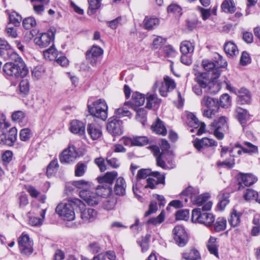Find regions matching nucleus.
I'll use <instances>...</instances> for the list:
<instances>
[{
    "mask_svg": "<svg viewBox=\"0 0 260 260\" xmlns=\"http://www.w3.org/2000/svg\"><path fill=\"white\" fill-rule=\"evenodd\" d=\"M8 58L14 62H9L3 67V71L8 76L14 79L24 77L28 73V70L22 58L15 52H11Z\"/></svg>",
    "mask_w": 260,
    "mask_h": 260,
    "instance_id": "obj_1",
    "label": "nucleus"
},
{
    "mask_svg": "<svg viewBox=\"0 0 260 260\" xmlns=\"http://www.w3.org/2000/svg\"><path fill=\"white\" fill-rule=\"evenodd\" d=\"M200 192L198 188L188 186L181 192V196L189 198L191 202L198 206H203L201 209L210 210L212 206V203L208 201L210 198L209 193H206L199 195Z\"/></svg>",
    "mask_w": 260,
    "mask_h": 260,
    "instance_id": "obj_2",
    "label": "nucleus"
},
{
    "mask_svg": "<svg viewBox=\"0 0 260 260\" xmlns=\"http://www.w3.org/2000/svg\"><path fill=\"white\" fill-rule=\"evenodd\" d=\"M84 203L79 199L74 198L67 202L59 204L56 208V212L64 220L71 221L75 219L74 208H83Z\"/></svg>",
    "mask_w": 260,
    "mask_h": 260,
    "instance_id": "obj_3",
    "label": "nucleus"
},
{
    "mask_svg": "<svg viewBox=\"0 0 260 260\" xmlns=\"http://www.w3.org/2000/svg\"><path fill=\"white\" fill-rule=\"evenodd\" d=\"M90 114L102 120H105L108 117V106L104 100L99 99L88 105Z\"/></svg>",
    "mask_w": 260,
    "mask_h": 260,
    "instance_id": "obj_4",
    "label": "nucleus"
},
{
    "mask_svg": "<svg viewBox=\"0 0 260 260\" xmlns=\"http://www.w3.org/2000/svg\"><path fill=\"white\" fill-rule=\"evenodd\" d=\"M201 208L194 209L192 211L191 220L193 222L203 224L207 226H211L215 220L213 215Z\"/></svg>",
    "mask_w": 260,
    "mask_h": 260,
    "instance_id": "obj_5",
    "label": "nucleus"
},
{
    "mask_svg": "<svg viewBox=\"0 0 260 260\" xmlns=\"http://www.w3.org/2000/svg\"><path fill=\"white\" fill-rule=\"evenodd\" d=\"M107 129L113 136H119L123 134L122 122L119 119L111 117L109 119Z\"/></svg>",
    "mask_w": 260,
    "mask_h": 260,
    "instance_id": "obj_6",
    "label": "nucleus"
},
{
    "mask_svg": "<svg viewBox=\"0 0 260 260\" xmlns=\"http://www.w3.org/2000/svg\"><path fill=\"white\" fill-rule=\"evenodd\" d=\"M229 89L234 92L237 95V101L240 105L249 104L251 100L250 92L246 88H241L236 90L235 88L227 85Z\"/></svg>",
    "mask_w": 260,
    "mask_h": 260,
    "instance_id": "obj_7",
    "label": "nucleus"
},
{
    "mask_svg": "<svg viewBox=\"0 0 260 260\" xmlns=\"http://www.w3.org/2000/svg\"><path fill=\"white\" fill-rule=\"evenodd\" d=\"M243 146L237 143L235 144L234 146L230 150V153L231 157L229 159H226L222 162H217L218 166L225 165L229 168H232L235 165L234 157L237 155H241L243 151Z\"/></svg>",
    "mask_w": 260,
    "mask_h": 260,
    "instance_id": "obj_8",
    "label": "nucleus"
},
{
    "mask_svg": "<svg viewBox=\"0 0 260 260\" xmlns=\"http://www.w3.org/2000/svg\"><path fill=\"white\" fill-rule=\"evenodd\" d=\"M174 239L179 247H184L188 241V236L182 226L177 225L173 231Z\"/></svg>",
    "mask_w": 260,
    "mask_h": 260,
    "instance_id": "obj_9",
    "label": "nucleus"
},
{
    "mask_svg": "<svg viewBox=\"0 0 260 260\" xmlns=\"http://www.w3.org/2000/svg\"><path fill=\"white\" fill-rule=\"evenodd\" d=\"M18 244L22 254L29 255L32 253L33 243L27 235L22 234L19 238Z\"/></svg>",
    "mask_w": 260,
    "mask_h": 260,
    "instance_id": "obj_10",
    "label": "nucleus"
},
{
    "mask_svg": "<svg viewBox=\"0 0 260 260\" xmlns=\"http://www.w3.org/2000/svg\"><path fill=\"white\" fill-rule=\"evenodd\" d=\"M77 156L78 153L75 147L70 144L68 147L62 152L59 158L61 163H70L74 161Z\"/></svg>",
    "mask_w": 260,
    "mask_h": 260,
    "instance_id": "obj_11",
    "label": "nucleus"
},
{
    "mask_svg": "<svg viewBox=\"0 0 260 260\" xmlns=\"http://www.w3.org/2000/svg\"><path fill=\"white\" fill-rule=\"evenodd\" d=\"M146 188L154 189L158 184H165V176L164 174H160L158 172H153V174L146 180Z\"/></svg>",
    "mask_w": 260,
    "mask_h": 260,
    "instance_id": "obj_12",
    "label": "nucleus"
},
{
    "mask_svg": "<svg viewBox=\"0 0 260 260\" xmlns=\"http://www.w3.org/2000/svg\"><path fill=\"white\" fill-rule=\"evenodd\" d=\"M104 50L98 46H93L86 52V58L92 65H95L100 57L103 54Z\"/></svg>",
    "mask_w": 260,
    "mask_h": 260,
    "instance_id": "obj_13",
    "label": "nucleus"
},
{
    "mask_svg": "<svg viewBox=\"0 0 260 260\" xmlns=\"http://www.w3.org/2000/svg\"><path fill=\"white\" fill-rule=\"evenodd\" d=\"M80 198L90 206L97 205L99 202V197L94 192L90 190H80Z\"/></svg>",
    "mask_w": 260,
    "mask_h": 260,
    "instance_id": "obj_14",
    "label": "nucleus"
},
{
    "mask_svg": "<svg viewBox=\"0 0 260 260\" xmlns=\"http://www.w3.org/2000/svg\"><path fill=\"white\" fill-rule=\"evenodd\" d=\"M129 109H134V105L131 102H125L124 105L120 108L116 109L115 110L114 114L117 119L122 118L124 117H131L132 114L129 111Z\"/></svg>",
    "mask_w": 260,
    "mask_h": 260,
    "instance_id": "obj_15",
    "label": "nucleus"
},
{
    "mask_svg": "<svg viewBox=\"0 0 260 260\" xmlns=\"http://www.w3.org/2000/svg\"><path fill=\"white\" fill-rule=\"evenodd\" d=\"M188 124L195 128H199L197 132L198 135H202L205 132V124L198 119L196 116L192 113H189L187 115Z\"/></svg>",
    "mask_w": 260,
    "mask_h": 260,
    "instance_id": "obj_16",
    "label": "nucleus"
},
{
    "mask_svg": "<svg viewBox=\"0 0 260 260\" xmlns=\"http://www.w3.org/2000/svg\"><path fill=\"white\" fill-rule=\"evenodd\" d=\"M193 143L194 147L198 151H202L204 148L217 145V143L216 141L207 137H204L201 139H196Z\"/></svg>",
    "mask_w": 260,
    "mask_h": 260,
    "instance_id": "obj_17",
    "label": "nucleus"
},
{
    "mask_svg": "<svg viewBox=\"0 0 260 260\" xmlns=\"http://www.w3.org/2000/svg\"><path fill=\"white\" fill-rule=\"evenodd\" d=\"M202 65L204 69L208 72L207 74L211 76V79H215L219 76V70L216 67L215 63L213 61L205 60L203 61Z\"/></svg>",
    "mask_w": 260,
    "mask_h": 260,
    "instance_id": "obj_18",
    "label": "nucleus"
},
{
    "mask_svg": "<svg viewBox=\"0 0 260 260\" xmlns=\"http://www.w3.org/2000/svg\"><path fill=\"white\" fill-rule=\"evenodd\" d=\"M78 208L80 211L81 218L84 222H91L96 218L97 213L94 209L90 208H86L84 204V207Z\"/></svg>",
    "mask_w": 260,
    "mask_h": 260,
    "instance_id": "obj_19",
    "label": "nucleus"
},
{
    "mask_svg": "<svg viewBox=\"0 0 260 260\" xmlns=\"http://www.w3.org/2000/svg\"><path fill=\"white\" fill-rule=\"evenodd\" d=\"M53 40V34L51 32L50 35L48 33H42L39 37H36L34 42L36 44L39 46L41 48H45L47 47Z\"/></svg>",
    "mask_w": 260,
    "mask_h": 260,
    "instance_id": "obj_20",
    "label": "nucleus"
},
{
    "mask_svg": "<svg viewBox=\"0 0 260 260\" xmlns=\"http://www.w3.org/2000/svg\"><path fill=\"white\" fill-rule=\"evenodd\" d=\"M70 129L73 134L83 135L85 131V123L78 120H73L70 123Z\"/></svg>",
    "mask_w": 260,
    "mask_h": 260,
    "instance_id": "obj_21",
    "label": "nucleus"
},
{
    "mask_svg": "<svg viewBox=\"0 0 260 260\" xmlns=\"http://www.w3.org/2000/svg\"><path fill=\"white\" fill-rule=\"evenodd\" d=\"M201 105L203 108L219 109V104L217 99L208 95H205L201 101Z\"/></svg>",
    "mask_w": 260,
    "mask_h": 260,
    "instance_id": "obj_22",
    "label": "nucleus"
},
{
    "mask_svg": "<svg viewBox=\"0 0 260 260\" xmlns=\"http://www.w3.org/2000/svg\"><path fill=\"white\" fill-rule=\"evenodd\" d=\"M239 180L240 188L243 185L246 186L252 185L257 181V178L251 174L240 173Z\"/></svg>",
    "mask_w": 260,
    "mask_h": 260,
    "instance_id": "obj_23",
    "label": "nucleus"
},
{
    "mask_svg": "<svg viewBox=\"0 0 260 260\" xmlns=\"http://www.w3.org/2000/svg\"><path fill=\"white\" fill-rule=\"evenodd\" d=\"M87 131L91 138L93 140H98L101 137L102 135L101 127L96 123L88 124Z\"/></svg>",
    "mask_w": 260,
    "mask_h": 260,
    "instance_id": "obj_24",
    "label": "nucleus"
},
{
    "mask_svg": "<svg viewBox=\"0 0 260 260\" xmlns=\"http://www.w3.org/2000/svg\"><path fill=\"white\" fill-rule=\"evenodd\" d=\"M143 27L144 29L150 30L157 27L159 24V18L152 16H146L143 20Z\"/></svg>",
    "mask_w": 260,
    "mask_h": 260,
    "instance_id": "obj_25",
    "label": "nucleus"
},
{
    "mask_svg": "<svg viewBox=\"0 0 260 260\" xmlns=\"http://www.w3.org/2000/svg\"><path fill=\"white\" fill-rule=\"evenodd\" d=\"M235 112L237 114V118L242 125V127L245 126L247 121L250 118V115L247 110L241 107H237L235 109Z\"/></svg>",
    "mask_w": 260,
    "mask_h": 260,
    "instance_id": "obj_26",
    "label": "nucleus"
},
{
    "mask_svg": "<svg viewBox=\"0 0 260 260\" xmlns=\"http://www.w3.org/2000/svg\"><path fill=\"white\" fill-rule=\"evenodd\" d=\"M126 187V183L124 178L122 177L117 178L114 187L115 194L119 196H124L125 194Z\"/></svg>",
    "mask_w": 260,
    "mask_h": 260,
    "instance_id": "obj_27",
    "label": "nucleus"
},
{
    "mask_svg": "<svg viewBox=\"0 0 260 260\" xmlns=\"http://www.w3.org/2000/svg\"><path fill=\"white\" fill-rule=\"evenodd\" d=\"M118 174L116 171H113L107 172L104 176L98 178L99 182L100 184L106 183V184L110 186L112 184L114 179L117 176Z\"/></svg>",
    "mask_w": 260,
    "mask_h": 260,
    "instance_id": "obj_28",
    "label": "nucleus"
},
{
    "mask_svg": "<svg viewBox=\"0 0 260 260\" xmlns=\"http://www.w3.org/2000/svg\"><path fill=\"white\" fill-rule=\"evenodd\" d=\"M11 52H13L11 49V47L8 42L5 40L0 39V56L7 59L11 55Z\"/></svg>",
    "mask_w": 260,
    "mask_h": 260,
    "instance_id": "obj_29",
    "label": "nucleus"
},
{
    "mask_svg": "<svg viewBox=\"0 0 260 260\" xmlns=\"http://www.w3.org/2000/svg\"><path fill=\"white\" fill-rule=\"evenodd\" d=\"M151 129L157 134L165 136L167 134V129L163 122L157 118L156 121L151 125Z\"/></svg>",
    "mask_w": 260,
    "mask_h": 260,
    "instance_id": "obj_30",
    "label": "nucleus"
},
{
    "mask_svg": "<svg viewBox=\"0 0 260 260\" xmlns=\"http://www.w3.org/2000/svg\"><path fill=\"white\" fill-rule=\"evenodd\" d=\"M182 256L185 260H198L201 258L199 251L194 248H191L189 250L185 251Z\"/></svg>",
    "mask_w": 260,
    "mask_h": 260,
    "instance_id": "obj_31",
    "label": "nucleus"
},
{
    "mask_svg": "<svg viewBox=\"0 0 260 260\" xmlns=\"http://www.w3.org/2000/svg\"><path fill=\"white\" fill-rule=\"evenodd\" d=\"M206 247L209 252L218 257V245L217 244L216 239L213 237H210L208 240Z\"/></svg>",
    "mask_w": 260,
    "mask_h": 260,
    "instance_id": "obj_32",
    "label": "nucleus"
},
{
    "mask_svg": "<svg viewBox=\"0 0 260 260\" xmlns=\"http://www.w3.org/2000/svg\"><path fill=\"white\" fill-rule=\"evenodd\" d=\"M111 187L109 185L101 184L96 187L97 195L99 197L100 196L106 198L109 196L111 193Z\"/></svg>",
    "mask_w": 260,
    "mask_h": 260,
    "instance_id": "obj_33",
    "label": "nucleus"
},
{
    "mask_svg": "<svg viewBox=\"0 0 260 260\" xmlns=\"http://www.w3.org/2000/svg\"><path fill=\"white\" fill-rule=\"evenodd\" d=\"M230 193L224 191H221L218 195V199L219 200L218 206L221 210H223L229 203V198H230Z\"/></svg>",
    "mask_w": 260,
    "mask_h": 260,
    "instance_id": "obj_34",
    "label": "nucleus"
},
{
    "mask_svg": "<svg viewBox=\"0 0 260 260\" xmlns=\"http://www.w3.org/2000/svg\"><path fill=\"white\" fill-rule=\"evenodd\" d=\"M241 215L242 214L240 212L237 211L235 209H233L231 212V217L229 219L230 224L233 227L238 226L240 223Z\"/></svg>",
    "mask_w": 260,
    "mask_h": 260,
    "instance_id": "obj_35",
    "label": "nucleus"
},
{
    "mask_svg": "<svg viewBox=\"0 0 260 260\" xmlns=\"http://www.w3.org/2000/svg\"><path fill=\"white\" fill-rule=\"evenodd\" d=\"M180 49L182 54H192L194 51V45L189 41H184L181 43Z\"/></svg>",
    "mask_w": 260,
    "mask_h": 260,
    "instance_id": "obj_36",
    "label": "nucleus"
},
{
    "mask_svg": "<svg viewBox=\"0 0 260 260\" xmlns=\"http://www.w3.org/2000/svg\"><path fill=\"white\" fill-rule=\"evenodd\" d=\"M224 49L226 53L230 56H235L239 53L237 46L231 41L225 43Z\"/></svg>",
    "mask_w": 260,
    "mask_h": 260,
    "instance_id": "obj_37",
    "label": "nucleus"
},
{
    "mask_svg": "<svg viewBox=\"0 0 260 260\" xmlns=\"http://www.w3.org/2000/svg\"><path fill=\"white\" fill-rule=\"evenodd\" d=\"M17 131L15 127L11 128L6 137L5 143L10 146H11L16 141L17 139Z\"/></svg>",
    "mask_w": 260,
    "mask_h": 260,
    "instance_id": "obj_38",
    "label": "nucleus"
},
{
    "mask_svg": "<svg viewBox=\"0 0 260 260\" xmlns=\"http://www.w3.org/2000/svg\"><path fill=\"white\" fill-rule=\"evenodd\" d=\"M210 75L207 73L200 74L197 77V82L199 85L202 88H206L210 82Z\"/></svg>",
    "mask_w": 260,
    "mask_h": 260,
    "instance_id": "obj_39",
    "label": "nucleus"
},
{
    "mask_svg": "<svg viewBox=\"0 0 260 260\" xmlns=\"http://www.w3.org/2000/svg\"><path fill=\"white\" fill-rule=\"evenodd\" d=\"M221 9L225 13H232L235 11V6L233 0L224 1L221 6Z\"/></svg>",
    "mask_w": 260,
    "mask_h": 260,
    "instance_id": "obj_40",
    "label": "nucleus"
},
{
    "mask_svg": "<svg viewBox=\"0 0 260 260\" xmlns=\"http://www.w3.org/2000/svg\"><path fill=\"white\" fill-rule=\"evenodd\" d=\"M43 55L46 59L52 60L56 58L57 52L56 49L54 47V45H52L49 49L43 52Z\"/></svg>",
    "mask_w": 260,
    "mask_h": 260,
    "instance_id": "obj_41",
    "label": "nucleus"
},
{
    "mask_svg": "<svg viewBox=\"0 0 260 260\" xmlns=\"http://www.w3.org/2000/svg\"><path fill=\"white\" fill-rule=\"evenodd\" d=\"M146 99V107L149 109L158 105L160 102V100L154 94H148Z\"/></svg>",
    "mask_w": 260,
    "mask_h": 260,
    "instance_id": "obj_42",
    "label": "nucleus"
},
{
    "mask_svg": "<svg viewBox=\"0 0 260 260\" xmlns=\"http://www.w3.org/2000/svg\"><path fill=\"white\" fill-rule=\"evenodd\" d=\"M46 209H43L40 212L41 218H37L36 217H30L29 218V224L33 226H38L41 225L45 218Z\"/></svg>",
    "mask_w": 260,
    "mask_h": 260,
    "instance_id": "obj_43",
    "label": "nucleus"
},
{
    "mask_svg": "<svg viewBox=\"0 0 260 260\" xmlns=\"http://www.w3.org/2000/svg\"><path fill=\"white\" fill-rule=\"evenodd\" d=\"M243 151L246 153L256 154L258 153V147L248 142H244Z\"/></svg>",
    "mask_w": 260,
    "mask_h": 260,
    "instance_id": "obj_44",
    "label": "nucleus"
},
{
    "mask_svg": "<svg viewBox=\"0 0 260 260\" xmlns=\"http://www.w3.org/2000/svg\"><path fill=\"white\" fill-rule=\"evenodd\" d=\"M132 99L134 104L136 106H140L143 105L145 102L144 95L138 92L133 93L132 95Z\"/></svg>",
    "mask_w": 260,
    "mask_h": 260,
    "instance_id": "obj_45",
    "label": "nucleus"
},
{
    "mask_svg": "<svg viewBox=\"0 0 260 260\" xmlns=\"http://www.w3.org/2000/svg\"><path fill=\"white\" fill-rule=\"evenodd\" d=\"M244 197L245 199L247 201L255 200L258 203L259 200L258 193L256 191L250 189H247Z\"/></svg>",
    "mask_w": 260,
    "mask_h": 260,
    "instance_id": "obj_46",
    "label": "nucleus"
},
{
    "mask_svg": "<svg viewBox=\"0 0 260 260\" xmlns=\"http://www.w3.org/2000/svg\"><path fill=\"white\" fill-rule=\"evenodd\" d=\"M134 110L137 112V119L144 124L146 120V110L143 108L137 109L136 108L135 106H134Z\"/></svg>",
    "mask_w": 260,
    "mask_h": 260,
    "instance_id": "obj_47",
    "label": "nucleus"
},
{
    "mask_svg": "<svg viewBox=\"0 0 260 260\" xmlns=\"http://www.w3.org/2000/svg\"><path fill=\"white\" fill-rule=\"evenodd\" d=\"M72 184L81 190H88L87 189L90 186L89 182L83 180L73 181Z\"/></svg>",
    "mask_w": 260,
    "mask_h": 260,
    "instance_id": "obj_48",
    "label": "nucleus"
},
{
    "mask_svg": "<svg viewBox=\"0 0 260 260\" xmlns=\"http://www.w3.org/2000/svg\"><path fill=\"white\" fill-rule=\"evenodd\" d=\"M168 12L172 13L176 17H180L182 14L181 8L177 4H171L168 8Z\"/></svg>",
    "mask_w": 260,
    "mask_h": 260,
    "instance_id": "obj_49",
    "label": "nucleus"
},
{
    "mask_svg": "<svg viewBox=\"0 0 260 260\" xmlns=\"http://www.w3.org/2000/svg\"><path fill=\"white\" fill-rule=\"evenodd\" d=\"M226 220L222 217H219L214 224V229L216 232L223 231L226 228Z\"/></svg>",
    "mask_w": 260,
    "mask_h": 260,
    "instance_id": "obj_50",
    "label": "nucleus"
},
{
    "mask_svg": "<svg viewBox=\"0 0 260 260\" xmlns=\"http://www.w3.org/2000/svg\"><path fill=\"white\" fill-rule=\"evenodd\" d=\"M9 20L11 23L17 26L20 25L22 17L16 12H12L9 15Z\"/></svg>",
    "mask_w": 260,
    "mask_h": 260,
    "instance_id": "obj_51",
    "label": "nucleus"
},
{
    "mask_svg": "<svg viewBox=\"0 0 260 260\" xmlns=\"http://www.w3.org/2000/svg\"><path fill=\"white\" fill-rule=\"evenodd\" d=\"M58 167V164L56 159L52 160L48 166L46 174L48 176H51Z\"/></svg>",
    "mask_w": 260,
    "mask_h": 260,
    "instance_id": "obj_52",
    "label": "nucleus"
},
{
    "mask_svg": "<svg viewBox=\"0 0 260 260\" xmlns=\"http://www.w3.org/2000/svg\"><path fill=\"white\" fill-rule=\"evenodd\" d=\"M89 4L88 13L92 14L95 10L99 9L102 0H88Z\"/></svg>",
    "mask_w": 260,
    "mask_h": 260,
    "instance_id": "obj_53",
    "label": "nucleus"
},
{
    "mask_svg": "<svg viewBox=\"0 0 260 260\" xmlns=\"http://www.w3.org/2000/svg\"><path fill=\"white\" fill-rule=\"evenodd\" d=\"M25 113L22 111H17L14 112L12 115V120L17 123H20L22 122L25 117Z\"/></svg>",
    "mask_w": 260,
    "mask_h": 260,
    "instance_id": "obj_54",
    "label": "nucleus"
},
{
    "mask_svg": "<svg viewBox=\"0 0 260 260\" xmlns=\"http://www.w3.org/2000/svg\"><path fill=\"white\" fill-rule=\"evenodd\" d=\"M29 90V83L27 79L22 80L19 83V91L20 92L27 94Z\"/></svg>",
    "mask_w": 260,
    "mask_h": 260,
    "instance_id": "obj_55",
    "label": "nucleus"
},
{
    "mask_svg": "<svg viewBox=\"0 0 260 260\" xmlns=\"http://www.w3.org/2000/svg\"><path fill=\"white\" fill-rule=\"evenodd\" d=\"M134 146H142L149 143V139L144 136L134 137Z\"/></svg>",
    "mask_w": 260,
    "mask_h": 260,
    "instance_id": "obj_56",
    "label": "nucleus"
},
{
    "mask_svg": "<svg viewBox=\"0 0 260 260\" xmlns=\"http://www.w3.org/2000/svg\"><path fill=\"white\" fill-rule=\"evenodd\" d=\"M87 168L86 165L83 162H78L76 167L75 175L77 177L82 176L85 172Z\"/></svg>",
    "mask_w": 260,
    "mask_h": 260,
    "instance_id": "obj_57",
    "label": "nucleus"
},
{
    "mask_svg": "<svg viewBox=\"0 0 260 260\" xmlns=\"http://www.w3.org/2000/svg\"><path fill=\"white\" fill-rule=\"evenodd\" d=\"M31 136V131L28 128L22 129L19 133L20 139L22 141H27L29 140Z\"/></svg>",
    "mask_w": 260,
    "mask_h": 260,
    "instance_id": "obj_58",
    "label": "nucleus"
},
{
    "mask_svg": "<svg viewBox=\"0 0 260 260\" xmlns=\"http://www.w3.org/2000/svg\"><path fill=\"white\" fill-rule=\"evenodd\" d=\"M165 219V212L161 211L159 215L156 218H152L148 220V223H151L153 225H157L162 223Z\"/></svg>",
    "mask_w": 260,
    "mask_h": 260,
    "instance_id": "obj_59",
    "label": "nucleus"
},
{
    "mask_svg": "<svg viewBox=\"0 0 260 260\" xmlns=\"http://www.w3.org/2000/svg\"><path fill=\"white\" fill-rule=\"evenodd\" d=\"M167 154L165 152H161L157 156H156V164L163 169L167 168V165L164 161L165 159H167Z\"/></svg>",
    "mask_w": 260,
    "mask_h": 260,
    "instance_id": "obj_60",
    "label": "nucleus"
},
{
    "mask_svg": "<svg viewBox=\"0 0 260 260\" xmlns=\"http://www.w3.org/2000/svg\"><path fill=\"white\" fill-rule=\"evenodd\" d=\"M153 172L149 169H142L138 171L137 177L139 179H144L151 176Z\"/></svg>",
    "mask_w": 260,
    "mask_h": 260,
    "instance_id": "obj_61",
    "label": "nucleus"
},
{
    "mask_svg": "<svg viewBox=\"0 0 260 260\" xmlns=\"http://www.w3.org/2000/svg\"><path fill=\"white\" fill-rule=\"evenodd\" d=\"M22 24L25 29H30L36 25V21L33 17H28L23 20Z\"/></svg>",
    "mask_w": 260,
    "mask_h": 260,
    "instance_id": "obj_62",
    "label": "nucleus"
},
{
    "mask_svg": "<svg viewBox=\"0 0 260 260\" xmlns=\"http://www.w3.org/2000/svg\"><path fill=\"white\" fill-rule=\"evenodd\" d=\"M116 203V200L114 198H111L108 200H106L104 202L103 207L107 210H112L114 208Z\"/></svg>",
    "mask_w": 260,
    "mask_h": 260,
    "instance_id": "obj_63",
    "label": "nucleus"
},
{
    "mask_svg": "<svg viewBox=\"0 0 260 260\" xmlns=\"http://www.w3.org/2000/svg\"><path fill=\"white\" fill-rule=\"evenodd\" d=\"M106 160L108 165L113 168H117L120 166V162L119 160L115 157L110 158L109 156H107Z\"/></svg>",
    "mask_w": 260,
    "mask_h": 260,
    "instance_id": "obj_64",
    "label": "nucleus"
}]
</instances>
